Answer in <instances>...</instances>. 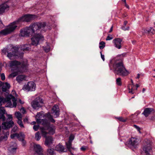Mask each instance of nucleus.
<instances>
[{
    "label": "nucleus",
    "instance_id": "obj_1",
    "mask_svg": "<svg viewBox=\"0 0 155 155\" xmlns=\"http://www.w3.org/2000/svg\"><path fill=\"white\" fill-rule=\"evenodd\" d=\"M44 117H47L49 120L52 123L55 122V120L53 118L52 116L50 113H48L45 115L42 111L38 113L35 117L36 121L38 124H41L44 126V127L41 128V129H45V131L48 133L47 134H53L54 133V128L50 126L49 123L47 120L41 119L42 117L44 118Z\"/></svg>",
    "mask_w": 155,
    "mask_h": 155
},
{
    "label": "nucleus",
    "instance_id": "obj_2",
    "mask_svg": "<svg viewBox=\"0 0 155 155\" xmlns=\"http://www.w3.org/2000/svg\"><path fill=\"white\" fill-rule=\"evenodd\" d=\"M35 15L27 14L25 15L18 20L11 23L5 28L0 31V37L5 36L13 32L17 27V25L22 21L28 22L34 19Z\"/></svg>",
    "mask_w": 155,
    "mask_h": 155
},
{
    "label": "nucleus",
    "instance_id": "obj_3",
    "mask_svg": "<svg viewBox=\"0 0 155 155\" xmlns=\"http://www.w3.org/2000/svg\"><path fill=\"white\" fill-rule=\"evenodd\" d=\"M109 65L110 69L113 70L114 73L117 74L126 76L129 73L125 68L122 61L113 60L110 61Z\"/></svg>",
    "mask_w": 155,
    "mask_h": 155
},
{
    "label": "nucleus",
    "instance_id": "obj_4",
    "mask_svg": "<svg viewBox=\"0 0 155 155\" xmlns=\"http://www.w3.org/2000/svg\"><path fill=\"white\" fill-rule=\"evenodd\" d=\"M46 26L45 22H36L31 24L29 26L26 27L28 36L36 34L39 31H45L44 30Z\"/></svg>",
    "mask_w": 155,
    "mask_h": 155
},
{
    "label": "nucleus",
    "instance_id": "obj_5",
    "mask_svg": "<svg viewBox=\"0 0 155 155\" xmlns=\"http://www.w3.org/2000/svg\"><path fill=\"white\" fill-rule=\"evenodd\" d=\"M9 66L12 68V71H16L17 72H24L27 70L28 64L27 63L22 64L16 60L11 61L9 62Z\"/></svg>",
    "mask_w": 155,
    "mask_h": 155
},
{
    "label": "nucleus",
    "instance_id": "obj_6",
    "mask_svg": "<svg viewBox=\"0 0 155 155\" xmlns=\"http://www.w3.org/2000/svg\"><path fill=\"white\" fill-rule=\"evenodd\" d=\"M17 99L11 94L8 95L5 98L0 97V102L7 103L5 107L11 108L15 107L17 105Z\"/></svg>",
    "mask_w": 155,
    "mask_h": 155
},
{
    "label": "nucleus",
    "instance_id": "obj_7",
    "mask_svg": "<svg viewBox=\"0 0 155 155\" xmlns=\"http://www.w3.org/2000/svg\"><path fill=\"white\" fill-rule=\"evenodd\" d=\"M143 143L144 146L142 153L143 155H152L150 154L152 152L151 141L149 139H145Z\"/></svg>",
    "mask_w": 155,
    "mask_h": 155
},
{
    "label": "nucleus",
    "instance_id": "obj_8",
    "mask_svg": "<svg viewBox=\"0 0 155 155\" xmlns=\"http://www.w3.org/2000/svg\"><path fill=\"white\" fill-rule=\"evenodd\" d=\"M44 40V37L41 34H35L31 38V45L36 46L39 44V41H43Z\"/></svg>",
    "mask_w": 155,
    "mask_h": 155
},
{
    "label": "nucleus",
    "instance_id": "obj_9",
    "mask_svg": "<svg viewBox=\"0 0 155 155\" xmlns=\"http://www.w3.org/2000/svg\"><path fill=\"white\" fill-rule=\"evenodd\" d=\"M43 104L42 99L39 97L35 98L34 100L32 101L31 105L33 108L35 109H38L41 107Z\"/></svg>",
    "mask_w": 155,
    "mask_h": 155
},
{
    "label": "nucleus",
    "instance_id": "obj_10",
    "mask_svg": "<svg viewBox=\"0 0 155 155\" xmlns=\"http://www.w3.org/2000/svg\"><path fill=\"white\" fill-rule=\"evenodd\" d=\"M41 133L42 136L46 138L45 144L47 146H49L52 143L53 141V139L51 137H47L48 133L45 130V129H41Z\"/></svg>",
    "mask_w": 155,
    "mask_h": 155
},
{
    "label": "nucleus",
    "instance_id": "obj_11",
    "mask_svg": "<svg viewBox=\"0 0 155 155\" xmlns=\"http://www.w3.org/2000/svg\"><path fill=\"white\" fill-rule=\"evenodd\" d=\"M35 84L33 81L28 82L27 84L24 85L22 89L27 91H33L35 90Z\"/></svg>",
    "mask_w": 155,
    "mask_h": 155
},
{
    "label": "nucleus",
    "instance_id": "obj_12",
    "mask_svg": "<svg viewBox=\"0 0 155 155\" xmlns=\"http://www.w3.org/2000/svg\"><path fill=\"white\" fill-rule=\"evenodd\" d=\"M18 50V48L17 47H13L11 48V52H8L7 56L10 59L16 58L17 56V52Z\"/></svg>",
    "mask_w": 155,
    "mask_h": 155
},
{
    "label": "nucleus",
    "instance_id": "obj_13",
    "mask_svg": "<svg viewBox=\"0 0 155 155\" xmlns=\"http://www.w3.org/2000/svg\"><path fill=\"white\" fill-rule=\"evenodd\" d=\"M34 151L36 153L34 155H44L43 149L40 145L35 143L33 145Z\"/></svg>",
    "mask_w": 155,
    "mask_h": 155
},
{
    "label": "nucleus",
    "instance_id": "obj_14",
    "mask_svg": "<svg viewBox=\"0 0 155 155\" xmlns=\"http://www.w3.org/2000/svg\"><path fill=\"white\" fill-rule=\"evenodd\" d=\"M17 148V145L15 142L11 143L8 149L9 154H11L15 153Z\"/></svg>",
    "mask_w": 155,
    "mask_h": 155
},
{
    "label": "nucleus",
    "instance_id": "obj_15",
    "mask_svg": "<svg viewBox=\"0 0 155 155\" xmlns=\"http://www.w3.org/2000/svg\"><path fill=\"white\" fill-rule=\"evenodd\" d=\"M14 124V122L12 121L4 122L2 123L1 127L3 129L6 130L11 127Z\"/></svg>",
    "mask_w": 155,
    "mask_h": 155
},
{
    "label": "nucleus",
    "instance_id": "obj_16",
    "mask_svg": "<svg viewBox=\"0 0 155 155\" xmlns=\"http://www.w3.org/2000/svg\"><path fill=\"white\" fill-rule=\"evenodd\" d=\"M139 140L136 137H131L129 142V144L135 147L138 144Z\"/></svg>",
    "mask_w": 155,
    "mask_h": 155
},
{
    "label": "nucleus",
    "instance_id": "obj_17",
    "mask_svg": "<svg viewBox=\"0 0 155 155\" xmlns=\"http://www.w3.org/2000/svg\"><path fill=\"white\" fill-rule=\"evenodd\" d=\"M122 41L121 39L119 38H116L114 39L113 43L114 44L115 47L118 49L121 48V42Z\"/></svg>",
    "mask_w": 155,
    "mask_h": 155
},
{
    "label": "nucleus",
    "instance_id": "obj_18",
    "mask_svg": "<svg viewBox=\"0 0 155 155\" xmlns=\"http://www.w3.org/2000/svg\"><path fill=\"white\" fill-rule=\"evenodd\" d=\"M55 150L60 153L66 152L67 149L60 143L57 145L55 148Z\"/></svg>",
    "mask_w": 155,
    "mask_h": 155
},
{
    "label": "nucleus",
    "instance_id": "obj_19",
    "mask_svg": "<svg viewBox=\"0 0 155 155\" xmlns=\"http://www.w3.org/2000/svg\"><path fill=\"white\" fill-rule=\"evenodd\" d=\"M52 110L53 112L52 113H54V117L56 118L58 117L59 115L58 106L57 105H55L52 107Z\"/></svg>",
    "mask_w": 155,
    "mask_h": 155
},
{
    "label": "nucleus",
    "instance_id": "obj_20",
    "mask_svg": "<svg viewBox=\"0 0 155 155\" xmlns=\"http://www.w3.org/2000/svg\"><path fill=\"white\" fill-rule=\"evenodd\" d=\"M9 6L6 3L2 4L0 5V14L4 13L5 10H8Z\"/></svg>",
    "mask_w": 155,
    "mask_h": 155
},
{
    "label": "nucleus",
    "instance_id": "obj_21",
    "mask_svg": "<svg viewBox=\"0 0 155 155\" xmlns=\"http://www.w3.org/2000/svg\"><path fill=\"white\" fill-rule=\"evenodd\" d=\"M154 110L152 108H146L145 109L143 113V114L146 117H147L151 113L153 112Z\"/></svg>",
    "mask_w": 155,
    "mask_h": 155
},
{
    "label": "nucleus",
    "instance_id": "obj_22",
    "mask_svg": "<svg viewBox=\"0 0 155 155\" xmlns=\"http://www.w3.org/2000/svg\"><path fill=\"white\" fill-rule=\"evenodd\" d=\"M144 32L150 35H153L155 33V30L153 28H147L143 29Z\"/></svg>",
    "mask_w": 155,
    "mask_h": 155
},
{
    "label": "nucleus",
    "instance_id": "obj_23",
    "mask_svg": "<svg viewBox=\"0 0 155 155\" xmlns=\"http://www.w3.org/2000/svg\"><path fill=\"white\" fill-rule=\"evenodd\" d=\"M131 84H130L128 86L129 93L131 94H134V90L135 88V86L134 84L133 81L131 80Z\"/></svg>",
    "mask_w": 155,
    "mask_h": 155
},
{
    "label": "nucleus",
    "instance_id": "obj_24",
    "mask_svg": "<svg viewBox=\"0 0 155 155\" xmlns=\"http://www.w3.org/2000/svg\"><path fill=\"white\" fill-rule=\"evenodd\" d=\"M9 132L7 131L4 134V135H2L0 137V142L6 140L8 139V137L9 135Z\"/></svg>",
    "mask_w": 155,
    "mask_h": 155
},
{
    "label": "nucleus",
    "instance_id": "obj_25",
    "mask_svg": "<svg viewBox=\"0 0 155 155\" xmlns=\"http://www.w3.org/2000/svg\"><path fill=\"white\" fill-rule=\"evenodd\" d=\"M20 35L22 37L28 36L26 27L20 30Z\"/></svg>",
    "mask_w": 155,
    "mask_h": 155
},
{
    "label": "nucleus",
    "instance_id": "obj_26",
    "mask_svg": "<svg viewBox=\"0 0 155 155\" xmlns=\"http://www.w3.org/2000/svg\"><path fill=\"white\" fill-rule=\"evenodd\" d=\"M31 46L30 44L23 45L21 47V49L23 51H28L31 49Z\"/></svg>",
    "mask_w": 155,
    "mask_h": 155
},
{
    "label": "nucleus",
    "instance_id": "obj_27",
    "mask_svg": "<svg viewBox=\"0 0 155 155\" xmlns=\"http://www.w3.org/2000/svg\"><path fill=\"white\" fill-rule=\"evenodd\" d=\"M25 78V75H20L16 77V80L18 82L20 83L24 80Z\"/></svg>",
    "mask_w": 155,
    "mask_h": 155
},
{
    "label": "nucleus",
    "instance_id": "obj_28",
    "mask_svg": "<svg viewBox=\"0 0 155 155\" xmlns=\"http://www.w3.org/2000/svg\"><path fill=\"white\" fill-rule=\"evenodd\" d=\"M47 154L48 155H55L54 149L51 148H48L47 151Z\"/></svg>",
    "mask_w": 155,
    "mask_h": 155
},
{
    "label": "nucleus",
    "instance_id": "obj_29",
    "mask_svg": "<svg viewBox=\"0 0 155 155\" xmlns=\"http://www.w3.org/2000/svg\"><path fill=\"white\" fill-rule=\"evenodd\" d=\"M71 141H68L67 142H66V145L67 147V149L68 150L70 151H71V149H74V148L72 147Z\"/></svg>",
    "mask_w": 155,
    "mask_h": 155
},
{
    "label": "nucleus",
    "instance_id": "obj_30",
    "mask_svg": "<svg viewBox=\"0 0 155 155\" xmlns=\"http://www.w3.org/2000/svg\"><path fill=\"white\" fill-rule=\"evenodd\" d=\"M10 87L9 84L7 83H5V85L3 86L2 87V90L3 91L5 92L8 89H9Z\"/></svg>",
    "mask_w": 155,
    "mask_h": 155
},
{
    "label": "nucleus",
    "instance_id": "obj_31",
    "mask_svg": "<svg viewBox=\"0 0 155 155\" xmlns=\"http://www.w3.org/2000/svg\"><path fill=\"white\" fill-rule=\"evenodd\" d=\"M18 136L17 138L19 141L21 140H23L25 138V135L24 134L22 133H20L19 134H18Z\"/></svg>",
    "mask_w": 155,
    "mask_h": 155
},
{
    "label": "nucleus",
    "instance_id": "obj_32",
    "mask_svg": "<svg viewBox=\"0 0 155 155\" xmlns=\"http://www.w3.org/2000/svg\"><path fill=\"white\" fill-rule=\"evenodd\" d=\"M15 115L18 120L22 119V115L19 111L16 112Z\"/></svg>",
    "mask_w": 155,
    "mask_h": 155
},
{
    "label": "nucleus",
    "instance_id": "obj_33",
    "mask_svg": "<svg viewBox=\"0 0 155 155\" xmlns=\"http://www.w3.org/2000/svg\"><path fill=\"white\" fill-rule=\"evenodd\" d=\"M43 48L44 50L47 52H49L50 50V47L48 44L47 43V46L46 47H43Z\"/></svg>",
    "mask_w": 155,
    "mask_h": 155
},
{
    "label": "nucleus",
    "instance_id": "obj_34",
    "mask_svg": "<svg viewBox=\"0 0 155 155\" xmlns=\"http://www.w3.org/2000/svg\"><path fill=\"white\" fill-rule=\"evenodd\" d=\"M105 43L104 41H101L99 43V47L101 49H103L105 47Z\"/></svg>",
    "mask_w": 155,
    "mask_h": 155
},
{
    "label": "nucleus",
    "instance_id": "obj_35",
    "mask_svg": "<svg viewBox=\"0 0 155 155\" xmlns=\"http://www.w3.org/2000/svg\"><path fill=\"white\" fill-rule=\"evenodd\" d=\"M41 138V137L40 135V133L39 132H37L35 134V138L38 141L40 140Z\"/></svg>",
    "mask_w": 155,
    "mask_h": 155
},
{
    "label": "nucleus",
    "instance_id": "obj_36",
    "mask_svg": "<svg viewBox=\"0 0 155 155\" xmlns=\"http://www.w3.org/2000/svg\"><path fill=\"white\" fill-rule=\"evenodd\" d=\"M116 84L119 86H121L122 84V83L121 82V79L120 78H117L116 80Z\"/></svg>",
    "mask_w": 155,
    "mask_h": 155
},
{
    "label": "nucleus",
    "instance_id": "obj_37",
    "mask_svg": "<svg viewBox=\"0 0 155 155\" xmlns=\"http://www.w3.org/2000/svg\"><path fill=\"white\" fill-rule=\"evenodd\" d=\"M22 120V119L18 120L17 123L21 127L24 128V126Z\"/></svg>",
    "mask_w": 155,
    "mask_h": 155
},
{
    "label": "nucleus",
    "instance_id": "obj_38",
    "mask_svg": "<svg viewBox=\"0 0 155 155\" xmlns=\"http://www.w3.org/2000/svg\"><path fill=\"white\" fill-rule=\"evenodd\" d=\"M18 74V73L17 72H14L9 75V77L10 78H14Z\"/></svg>",
    "mask_w": 155,
    "mask_h": 155
},
{
    "label": "nucleus",
    "instance_id": "obj_39",
    "mask_svg": "<svg viewBox=\"0 0 155 155\" xmlns=\"http://www.w3.org/2000/svg\"><path fill=\"white\" fill-rule=\"evenodd\" d=\"M6 111L4 107H0V114H4Z\"/></svg>",
    "mask_w": 155,
    "mask_h": 155
},
{
    "label": "nucleus",
    "instance_id": "obj_40",
    "mask_svg": "<svg viewBox=\"0 0 155 155\" xmlns=\"http://www.w3.org/2000/svg\"><path fill=\"white\" fill-rule=\"evenodd\" d=\"M6 116L8 117L7 120L9 121H12V116L11 114H6Z\"/></svg>",
    "mask_w": 155,
    "mask_h": 155
},
{
    "label": "nucleus",
    "instance_id": "obj_41",
    "mask_svg": "<svg viewBox=\"0 0 155 155\" xmlns=\"http://www.w3.org/2000/svg\"><path fill=\"white\" fill-rule=\"evenodd\" d=\"M8 49L7 48H5L2 50V52L4 54H6L7 52H8Z\"/></svg>",
    "mask_w": 155,
    "mask_h": 155
},
{
    "label": "nucleus",
    "instance_id": "obj_42",
    "mask_svg": "<svg viewBox=\"0 0 155 155\" xmlns=\"http://www.w3.org/2000/svg\"><path fill=\"white\" fill-rule=\"evenodd\" d=\"M5 117L4 114H0V120L2 121H5Z\"/></svg>",
    "mask_w": 155,
    "mask_h": 155
},
{
    "label": "nucleus",
    "instance_id": "obj_43",
    "mask_svg": "<svg viewBox=\"0 0 155 155\" xmlns=\"http://www.w3.org/2000/svg\"><path fill=\"white\" fill-rule=\"evenodd\" d=\"M39 125H34L33 127V129L35 131H36L38 130L39 129Z\"/></svg>",
    "mask_w": 155,
    "mask_h": 155
},
{
    "label": "nucleus",
    "instance_id": "obj_44",
    "mask_svg": "<svg viewBox=\"0 0 155 155\" xmlns=\"http://www.w3.org/2000/svg\"><path fill=\"white\" fill-rule=\"evenodd\" d=\"M18 134L15 133L13 134H11L10 136L11 138L12 139H13L15 137H17V138L18 137Z\"/></svg>",
    "mask_w": 155,
    "mask_h": 155
},
{
    "label": "nucleus",
    "instance_id": "obj_45",
    "mask_svg": "<svg viewBox=\"0 0 155 155\" xmlns=\"http://www.w3.org/2000/svg\"><path fill=\"white\" fill-rule=\"evenodd\" d=\"M17 129H18L17 127L16 126H14L11 131L12 133L15 132L17 130Z\"/></svg>",
    "mask_w": 155,
    "mask_h": 155
},
{
    "label": "nucleus",
    "instance_id": "obj_46",
    "mask_svg": "<svg viewBox=\"0 0 155 155\" xmlns=\"http://www.w3.org/2000/svg\"><path fill=\"white\" fill-rule=\"evenodd\" d=\"M74 136L72 135H71L69 137V141H71V142H72V141L74 140Z\"/></svg>",
    "mask_w": 155,
    "mask_h": 155
},
{
    "label": "nucleus",
    "instance_id": "obj_47",
    "mask_svg": "<svg viewBox=\"0 0 155 155\" xmlns=\"http://www.w3.org/2000/svg\"><path fill=\"white\" fill-rule=\"evenodd\" d=\"M134 127L135 128H136L137 130L140 133V128L139 127H138L136 125H134Z\"/></svg>",
    "mask_w": 155,
    "mask_h": 155
},
{
    "label": "nucleus",
    "instance_id": "obj_48",
    "mask_svg": "<svg viewBox=\"0 0 155 155\" xmlns=\"http://www.w3.org/2000/svg\"><path fill=\"white\" fill-rule=\"evenodd\" d=\"M20 110L21 112L23 114H25L26 113V110L24 107H22Z\"/></svg>",
    "mask_w": 155,
    "mask_h": 155
},
{
    "label": "nucleus",
    "instance_id": "obj_49",
    "mask_svg": "<svg viewBox=\"0 0 155 155\" xmlns=\"http://www.w3.org/2000/svg\"><path fill=\"white\" fill-rule=\"evenodd\" d=\"M120 121L124 122L126 121V120L124 119L122 117H119L117 118Z\"/></svg>",
    "mask_w": 155,
    "mask_h": 155
},
{
    "label": "nucleus",
    "instance_id": "obj_50",
    "mask_svg": "<svg viewBox=\"0 0 155 155\" xmlns=\"http://www.w3.org/2000/svg\"><path fill=\"white\" fill-rule=\"evenodd\" d=\"M1 79L2 81H4L5 79V76L4 73H2L1 74Z\"/></svg>",
    "mask_w": 155,
    "mask_h": 155
},
{
    "label": "nucleus",
    "instance_id": "obj_51",
    "mask_svg": "<svg viewBox=\"0 0 155 155\" xmlns=\"http://www.w3.org/2000/svg\"><path fill=\"white\" fill-rule=\"evenodd\" d=\"M113 38L111 36H107V37L106 38V40H107H107H110L112 39H113Z\"/></svg>",
    "mask_w": 155,
    "mask_h": 155
},
{
    "label": "nucleus",
    "instance_id": "obj_52",
    "mask_svg": "<svg viewBox=\"0 0 155 155\" xmlns=\"http://www.w3.org/2000/svg\"><path fill=\"white\" fill-rule=\"evenodd\" d=\"M87 148V147L85 146H82L81 148V150L82 151H84Z\"/></svg>",
    "mask_w": 155,
    "mask_h": 155
},
{
    "label": "nucleus",
    "instance_id": "obj_53",
    "mask_svg": "<svg viewBox=\"0 0 155 155\" xmlns=\"http://www.w3.org/2000/svg\"><path fill=\"white\" fill-rule=\"evenodd\" d=\"M100 54H101V58H102V59L103 60V61H104V60H105V59H104V55H103L102 54V52H100Z\"/></svg>",
    "mask_w": 155,
    "mask_h": 155
},
{
    "label": "nucleus",
    "instance_id": "obj_54",
    "mask_svg": "<svg viewBox=\"0 0 155 155\" xmlns=\"http://www.w3.org/2000/svg\"><path fill=\"white\" fill-rule=\"evenodd\" d=\"M23 121L24 122L28 123V117H26L23 120Z\"/></svg>",
    "mask_w": 155,
    "mask_h": 155
},
{
    "label": "nucleus",
    "instance_id": "obj_55",
    "mask_svg": "<svg viewBox=\"0 0 155 155\" xmlns=\"http://www.w3.org/2000/svg\"><path fill=\"white\" fill-rule=\"evenodd\" d=\"M20 141H21L22 142V145L23 146H24L25 145V143H26V142H25V141L24 140V139H23V140H21Z\"/></svg>",
    "mask_w": 155,
    "mask_h": 155
},
{
    "label": "nucleus",
    "instance_id": "obj_56",
    "mask_svg": "<svg viewBox=\"0 0 155 155\" xmlns=\"http://www.w3.org/2000/svg\"><path fill=\"white\" fill-rule=\"evenodd\" d=\"M129 27H127L126 28H125L124 27H123L122 28V29H123L124 31L128 30L129 29Z\"/></svg>",
    "mask_w": 155,
    "mask_h": 155
},
{
    "label": "nucleus",
    "instance_id": "obj_57",
    "mask_svg": "<svg viewBox=\"0 0 155 155\" xmlns=\"http://www.w3.org/2000/svg\"><path fill=\"white\" fill-rule=\"evenodd\" d=\"M126 54L125 53H123L121 54H120L119 55L120 56V57H124L125 56V55Z\"/></svg>",
    "mask_w": 155,
    "mask_h": 155
},
{
    "label": "nucleus",
    "instance_id": "obj_58",
    "mask_svg": "<svg viewBox=\"0 0 155 155\" xmlns=\"http://www.w3.org/2000/svg\"><path fill=\"white\" fill-rule=\"evenodd\" d=\"M125 3V6L127 8H129V6H128V5L126 4V3Z\"/></svg>",
    "mask_w": 155,
    "mask_h": 155
},
{
    "label": "nucleus",
    "instance_id": "obj_59",
    "mask_svg": "<svg viewBox=\"0 0 155 155\" xmlns=\"http://www.w3.org/2000/svg\"><path fill=\"white\" fill-rule=\"evenodd\" d=\"M136 90H137V88L138 87H139V85L138 84H136Z\"/></svg>",
    "mask_w": 155,
    "mask_h": 155
},
{
    "label": "nucleus",
    "instance_id": "obj_60",
    "mask_svg": "<svg viewBox=\"0 0 155 155\" xmlns=\"http://www.w3.org/2000/svg\"><path fill=\"white\" fill-rule=\"evenodd\" d=\"M127 21H124V25H126V24H127Z\"/></svg>",
    "mask_w": 155,
    "mask_h": 155
},
{
    "label": "nucleus",
    "instance_id": "obj_61",
    "mask_svg": "<svg viewBox=\"0 0 155 155\" xmlns=\"http://www.w3.org/2000/svg\"><path fill=\"white\" fill-rule=\"evenodd\" d=\"M112 29H113V26H112L111 27V28H110V31H109V32H111L112 31Z\"/></svg>",
    "mask_w": 155,
    "mask_h": 155
},
{
    "label": "nucleus",
    "instance_id": "obj_62",
    "mask_svg": "<svg viewBox=\"0 0 155 155\" xmlns=\"http://www.w3.org/2000/svg\"><path fill=\"white\" fill-rule=\"evenodd\" d=\"M140 75L139 74H138L137 75V76L136 77V78H140Z\"/></svg>",
    "mask_w": 155,
    "mask_h": 155
},
{
    "label": "nucleus",
    "instance_id": "obj_63",
    "mask_svg": "<svg viewBox=\"0 0 155 155\" xmlns=\"http://www.w3.org/2000/svg\"><path fill=\"white\" fill-rule=\"evenodd\" d=\"M36 122L35 121H33L31 123V124H35Z\"/></svg>",
    "mask_w": 155,
    "mask_h": 155
},
{
    "label": "nucleus",
    "instance_id": "obj_64",
    "mask_svg": "<svg viewBox=\"0 0 155 155\" xmlns=\"http://www.w3.org/2000/svg\"><path fill=\"white\" fill-rule=\"evenodd\" d=\"M19 102L21 104H24V102H22L21 101V100L20 99L19 100Z\"/></svg>",
    "mask_w": 155,
    "mask_h": 155
}]
</instances>
